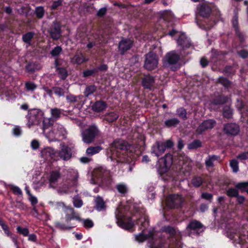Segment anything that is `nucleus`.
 Wrapping results in <instances>:
<instances>
[{
  "mask_svg": "<svg viewBox=\"0 0 248 248\" xmlns=\"http://www.w3.org/2000/svg\"><path fill=\"white\" fill-rule=\"evenodd\" d=\"M42 121L43 122L42 129L43 130V134L45 136V133H48V132L46 131V129L52 125L53 122L51 118H43Z\"/></svg>",
  "mask_w": 248,
  "mask_h": 248,
  "instance_id": "nucleus-33",
  "label": "nucleus"
},
{
  "mask_svg": "<svg viewBox=\"0 0 248 248\" xmlns=\"http://www.w3.org/2000/svg\"><path fill=\"white\" fill-rule=\"evenodd\" d=\"M62 52V48L60 46H56L50 52L53 57H58Z\"/></svg>",
  "mask_w": 248,
  "mask_h": 248,
  "instance_id": "nucleus-49",
  "label": "nucleus"
},
{
  "mask_svg": "<svg viewBox=\"0 0 248 248\" xmlns=\"http://www.w3.org/2000/svg\"><path fill=\"white\" fill-rule=\"evenodd\" d=\"M57 207L62 209L65 214V221L68 223L72 219H76L78 221L81 220L78 214L76 213L73 208L69 206H66L63 202H57Z\"/></svg>",
  "mask_w": 248,
  "mask_h": 248,
  "instance_id": "nucleus-10",
  "label": "nucleus"
},
{
  "mask_svg": "<svg viewBox=\"0 0 248 248\" xmlns=\"http://www.w3.org/2000/svg\"><path fill=\"white\" fill-rule=\"evenodd\" d=\"M98 33H93V35L89 38V43L87 45L88 48H91L94 46H97L104 43H107V38L102 34Z\"/></svg>",
  "mask_w": 248,
  "mask_h": 248,
  "instance_id": "nucleus-15",
  "label": "nucleus"
},
{
  "mask_svg": "<svg viewBox=\"0 0 248 248\" xmlns=\"http://www.w3.org/2000/svg\"><path fill=\"white\" fill-rule=\"evenodd\" d=\"M25 88L28 91H33L36 89L37 85L32 82L29 81L25 83Z\"/></svg>",
  "mask_w": 248,
  "mask_h": 248,
  "instance_id": "nucleus-56",
  "label": "nucleus"
},
{
  "mask_svg": "<svg viewBox=\"0 0 248 248\" xmlns=\"http://www.w3.org/2000/svg\"><path fill=\"white\" fill-rule=\"evenodd\" d=\"M211 9L206 5H199L197 7L196 13L203 17H208L211 14Z\"/></svg>",
  "mask_w": 248,
  "mask_h": 248,
  "instance_id": "nucleus-22",
  "label": "nucleus"
},
{
  "mask_svg": "<svg viewBox=\"0 0 248 248\" xmlns=\"http://www.w3.org/2000/svg\"><path fill=\"white\" fill-rule=\"evenodd\" d=\"M230 166L234 172H237L239 170L238 162L235 159H233L230 162Z\"/></svg>",
  "mask_w": 248,
  "mask_h": 248,
  "instance_id": "nucleus-54",
  "label": "nucleus"
},
{
  "mask_svg": "<svg viewBox=\"0 0 248 248\" xmlns=\"http://www.w3.org/2000/svg\"><path fill=\"white\" fill-rule=\"evenodd\" d=\"M115 217L117 223L121 228L130 230L134 226V223L131 219V215H133L140 217L137 221L140 225L139 228L142 232L135 236L136 240L139 242H142L145 240H148L150 248H183V244L180 238L183 234L181 232L176 231L174 228L167 226L163 228L162 231L169 235V238L166 244H164V239L161 232L150 231L148 235L144 233L146 229L149 226L148 217L143 215V211L139 204L133 203L132 201H128L124 205L120 204L115 211Z\"/></svg>",
  "mask_w": 248,
  "mask_h": 248,
  "instance_id": "nucleus-1",
  "label": "nucleus"
},
{
  "mask_svg": "<svg viewBox=\"0 0 248 248\" xmlns=\"http://www.w3.org/2000/svg\"><path fill=\"white\" fill-rule=\"evenodd\" d=\"M0 226L2 229L4 231L5 234L8 236L11 235V233L10 232L8 226L0 218Z\"/></svg>",
  "mask_w": 248,
  "mask_h": 248,
  "instance_id": "nucleus-46",
  "label": "nucleus"
},
{
  "mask_svg": "<svg viewBox=\"0 0 248 248\" xmlns=\"http://www.w3.org/2000/svg\"><path fill=\"white\" fill-rule=\"evenodd\" d=\"M73 202L74 206L76 208H80L83 205L82 200L78 196H75L73 198Z\"/></svg>",
  "mask_w": 248,
  "mask_h": 248,
  "instance_id": "nucleus-53",
  "label": "nucleus"
},
{
  "mask_svg": "<svg viewBox=\"0 0 248 248\" xmlns=\"http://www.w3.org/2000/svg\"><path fill=\"white\" fill-rule=\"evenodd\" d=\"M96 73V70H95V68L92 69H87L83 71V76L84 77L87 78L91 76Z\"/></svg>",
  "mask_w": 248,
  "mask_h": 248,
  "instance_id": "nucleus-58",
  "label": "nucleus"
},
{
  "mask_svg": "<svg viewBox=\"0 0 248 248\" xmlns=\"http://www.w3.org/2000/svg\"><path fill=\"white\" fill-rule=\"evenodd\" d=\"M16 229L17 231L19 233L22 234L23 235L25 236H28L29 235V231L28 229H27V228H22L20 226H18Z\"/></svg>",
  "mask_w": 248,
  "mask_h": 248,
  "instance_id": "nucleus-60",
  "label": "nucleus"
},
{
  "mask_svg": "<svg viewBox=\"0 0 248 248\" xmlns=\"http://www.w3.org/2000/svg\"><path fill=\"white\" fill-rule=\"evenodd\" d=\"M180 164L182 165L181 169L184 172H189L192 168V162L186 157L182 163L180 161Z\"/></svg>",
  "mask_w": 248,
  "mask_h": 248,
  "instance_id": "nucleus-29",
  "label": "nucleus"
},
{
  "mask_svg": "<svg viewBox=\"0 0 248 248\" xmlns=\"http://www.w3.org/2000/svg\"><path fill=\"white\" fill-rule=\"evenodd\" d=\"M118 117L119 115L116 112H109L105 115V119L109 123L115 121Z\"/></svg>",
  "mask_w": 248,
  "mask_h": 248,
  "instance_id": "nucleus-35",
  "label": "nucleus"
},
{
  "mask_svg": "<svg viewBox=\"0 0 248 248\" xmlns=\"http://www.w3.org/2000/svg\"><path fill=\"white\" fill-rule=\"evenodd\" d=\"M229 197H237L238 195V190L236 188H230L227 191Z\"/></svg>",
  "mask_w": 248,
  "mask_h": 248,
  "instance_id": "nucleus-59",
  "label": "nucleus"
},
{
  "mask_svg": "<svg viewBox=\"0 0 248 248\" xmlns=\"http://www.w3.org/2000/svg\"><path fill=\"white\" fill-rule=\"evenodd\" d=\"M60 146L61 148V151H57L58 160L60 158L63 160H68L70 159L72 156V152L70 148L65 145L64 143H61Z\"/></svg>",
  "mask_w": 248,
  "mask_h": 248,
  "instance_id": "nucleus-18",
  "label": "nucleus"
},
{
  "mask_svg": "<svg viewBox=\"0 0 248 248\" xmlns=\"http://www.w3.org/2000/svg\"><path fill=\"white\" fill-rule=\"evenodd\" d=\"M50 113L51 115V118L54 119H58L61 114V109L57 108L51 109Z\"/></svg>",
  "mask_w": 248,
  "mask_h": 248,
  "instance_id": "nucleus-43",
  "label": "nucleus"
},
{
  "mask_svg": "<svg viewBox=\"0 0 248 248\" xmlns=\"http://www.w3.org/2000/svg\"><path fill=\"white\" fill-rule=\"evenodd\" d=\"M183 202L184 199L178 194L170 195L166 200V205L170 208L181 207Z\"/></svg>",
  "mask_w": 248,
  "mask_h": 248,
  "instance_id": "nucleus-13",
  "label": "nucleus"
},
{
  "mask_svg": "<svg viewBox=\"0 0 248 248\" xmlns=\"http://www.w3.org/2000/svg\"><path fill=\"white\" fill-rule=\"evenodd\" d=\"M102 149L103 148L100 146H91L86 149V153L88 156H91L99 153Z\"/></svg>",
  "mask_w": 248,
  "mask_h": 248,
  "instance_id": "nucleus-32",
  "label": "nucleus"
},
{
  "mask_svg": "<svg viewBox=\"0 0 248 248\" xmlns=\"http://www.w3.org/2000/svg\"><path fill=\"white\" fill-rule=\"evenodd\" d=\"M34 35V33L33 32L31 31V32H27V33H25L23 35V36H22L23 41L26 44L30 45L31 40L32 39Z\"/></svg>",
  "mask_w": 248,
  "mask_h": 248,
  "instance_id": "nucleus-42",
  "label": "nucleus"
},
{
  "mask_svg": "<svg viewBox=\"0 0 248 248\" xmlns=\"http://www.w3.org/2000/svg\"><path fill=\"white\" fill-rule=\"evenodd\" d=\"M155 82V77L150 75H146L143 78L141 83L144 88L151 90Z\"/></svg>",
  "mask_w": 248,
  "mask_h": 248,
  "instance_id": "nucleus-21",
  "label": "nucleus"
},
{
  "mask_svg": "<svg viewBox=\"0 0 248 248\" xmlns=\"http://www.w3.org/2000/svg\"><path fill=\"white\" fill-rule=\"evenodd\" d=\"M82 98V95L75 96L71 94H69L66 97V100L69 103L79 102Z\"/></svg>",
  "mask_w": 248,
  "mask_h": 248,
  "instance_id": "nucleus-37",
  "label": "nucleus"
},
{
  "mask_svg": "<svg viewBox=\"0 0 248 248\" xmlns=\"http://www.w3.org/2000/svg\"><path fill=\"white\" fill-rule=\"evenodd\" d=\"M61 177L60 172L58 170H52L47 175L46 181L43 178L40 182V186H42L46 183L48 184V187L51 188H55L58 186V181Z\"/></svg>",
  "mask_w": 248,
  "mask_h": 248,
  "instance_id": "nucleus-8",
  "label": "nucleus"
},
{
  "mask_svg": "<svg viewBox=\"0 0 248 248\" xmlns=\"http://www.w3.org/2000/svg\"><path fill=\"white\" fill-rule=\"evenodd\" d=\"M80 221L82 222L83 226L86 228H92L93 226V221L89 219H81V220H80Z\"/></svg>",
  "mask_w": 248,
  "mask_h": 248,
  "instance_id": "nucleus-55",
  "label": "nucleus"
},
{
  "mask_svg": "<svg viewBox=\"0 0 248 248\" xmlns=\"http://www.w3.org/2000/svg\"><path fill=\"white\" fill-rule=\"evenodd\" d=\"M88 60V58H85L83 54L79 52H77L74 57L71 58V63L78 65H80L84 62H87Z\"/></svg>",
  "mask_w": 248,
  "mask_h": 248,
  "instance_id": "nucleus-26",
  "label": "nucleus"
},
{
  "mask_svg": "<svg viewBox=\"0 0 248 248\" xmlns=\"http://www.w3.org/2000/svg\"><path fill=\"white\" fill-rule=\"evenodd\" d=\"M35 13L38 18H42L45 14L44 7L43 6L36 7L35 10Z\"/></svg>",
  "mask_w": 248,
  "mask_h": 248,
  "instance_id": "nucleus-45",
  "label": "nucleus"
},
{
  "mask_svg": "<svg viewBox=\"0 0 248 248\" xmlns=\"http://www.w3.org/2000/svg\"><path fill=\"white\" fill-rule=\"evenodd\" d=\"M176 113L182 119H186V111L184 108H181L177 109Z\"/></svg>",
  "mask_w": 248,
  "mask_h": 248,
  "instance_id": "nucleus-57",
  "label": "nucleus"
},
{
  "mask_svg": "<svg viewBox=\"0 0 248 248\" xmlns=\"http://www.w3.org/2000/svg\"><path fill=\"white\" fill-rule=\"evenodd\" d=\"M158 64V57L155 53L150 52L146 55L144 66L147 70L151 71L155 69Z\"/></svg>",
  "mask_w": 248,
  "mask_h": 248,
  "instance_id": "nucleus-14",
  "label": "nucleus"
},
{
  "mask_svg": "<svg viewBox=\"0 0 248 248\" xmlns=\"http://www.w3.org/2000/svg\"><path fill=\"white\" fill-rule=\"evenodd\" d=\"M202 146V143L200 140H195L188 145L189 149H195Z\"/></svg>",
  "mask_w": 248,
  "mask_h": 248,
  "instance_id": "nucleus-48",
  "label": "nucleus"
},
{
  "mask_svg": "<svg viewBox=\"0 0 248 248\" xmlns=\"http://www.w3.org/2000/svg\"><path fill=\"white\" fill-rule=\"evenodd\" d=\"M236 187L242 191H246L248 193V182L238 183L236 185Z\"/></svg>",
  "mask_w": 248,
  "mask_h": 248,
  "instance_id": "nucleus-50",
  "label": "nucleus"
},
{
  "mask_svg": "<svg viewBox=\"0 0 248 248\" xmlns=\"http://www.w3.org/2000/svg\"><path fill=\"white\" fill-rule=\"evenodd\" d=\"M110 181V173L109 170L105 167H99L96 168L92 176L91 183L93 184H108Z\"/></svg>",
  "mask_w": 248,
  "mask_h": 248,
  "instance_id": "nucleus-3",
  "label": "nucleus"
},
{
  "mask_svg": "<svg viewBox=\"0 0 248 248\" xmlns=\"http://www.w3.org/2000/svg\"><path fill=\"white\" fill-rule=\"evenodd\" d=\"M215 120L209 119L203 121L198 127L197 133L198 134H202L205 130L212 128L216 124Z\"/></svg>",
  "mask_w": 248,
  "mask_h": 248,
  "instance_id": "nucleus-20",
  "label": "nucleus"
},
{
  "mask_svg": "<svg viewBox=\"0 0 248 248\" xmlns=\"http://www.w3.org/2000/svg\"><path fill=\"white\" fill-rule=\"evenodd\" d=\"M10 187L14 194L18 195H22V190L18 186L14 185H11Z\"/></svg>",
  "mask_w": 248,
  "mask_h": 248,
  "instance_id": "nucleus-61",
  "label": "nucleus"
},
{
  "mask_svg": "<svg viewBox=\"0 0 248 248\" xmlns=\"http://www.w3.org/2000/svg\"><path fill=\"white\" fill-rule=\"evenodd\" d=\"M168 35L171 36H174L175 35L178 36L179 38L177 39L178 45L180 46L184 49L188 48L191 46L189 39L186 36L184 33H181L173 29L168 33Z\"/></svg>",
  "mask_w": 248,
  "mask_h": 248,
  "instance_id": "nucleus-12",
  "label": "nucleus"
},
{
  "mask_svg": "<svg viewBox=\"0 0 248 248\" xmlns=\"http://www.w3.org/2000/svg\"><path fill=\"white\" fill-rule=\"evenodd\" d=\"M95 209L98 211H102L105 210L106 205L103 199L100 196H97L95 199Z\"/></svg>",
  "mask_w": 248,
  "mask_h": 248,
  "instance_id": "nucleus-30",
  "label": "nucleus"
},
{
  "mask_svg": "<svg viewBox=\"0 0 248 248\" xmlns=\"http://www.w3.org/2000/svg\"><path fill=\"white\" fill-rule=\"evenodd\" d=\"M191 183L195 187H199L202 185L203 179L201 177L195 176L192 179Z\"/></svg>",
  "mask_w": 248,
  "mask_h": 248,
  "instance_id": "nucleus-44",
  "label": "nucleus"
},
{
  "mask_svg": "<svg viewBox=\"0 0 248 248\" xmlns=\"http://www.w3.org/2000/svg\"><path fill=\"white\" fill-rule=\"evenodd\" d=\"M224 130L227 134L235 135L239 132V127L235 123L228 124L225 125Z\"/></svg>",
  "mask_w": 248,
  "mask_h": 248,
  "instance_id": "nucleus-24",
  "label": "nucleus"
},
{
  "mask_svg": "<svg viewBox=\"0 0 248 248\" xmlns=\"http://www.w3.org/2000/svg\"><path fill=\"white\" fill-rule=\"evenodd\" d=\"M179 60V54L175 51H171L167 53L164 57L163 64L165 67L172 71H175L180 68Z\"/></svg>",
  "mask_w": 248,
  "mask_h": 248,
  "instance_id": "nucleus-5",
  "label": "nucleus"
},
{
  "mask_svg": "<svg viewBox=\"0 0 248 248\" xmlns=\"http://www.w3.org/2000/svg\"><path fill=\"white\" fill-rule=\"evenodd\" d=\"M228 99L227 96H219L213 101L212 103L215 105L223 104L226 103Z\"/></svg>",
  "mask_w": 248,
  "mask_h": 248,
  "instance_id": "nucleus-41",
  "label": "nucleus"
},
{
  "mask_svg": "<svg viewBox=\"0 0 248 248\" xmlns=\"http://www.w3.org/2000/svg\"><path fill=\"white\" fill-rule=\"evenodd\" d=\"M98 129L94 125H91L81 132L82 140L87 144L93 142L94 139L98 134Z\"/></svg>",
  "mask_w": 248,
  "mask_h": 248,
  "instance_id": "nucleus-11",
  "label": "nucleus"
},
{
  "mask_svg": "<svg viewBox=\"0 0 248 248\" xmlns=\"http://www.w3.org/2000/svg\"><path fill=\"white\" fill-rule=\"evenodd\" d=\"M67 172L69 179L73 181V185H76L78 177V174L77 170L73 169H68L67 170Z\"/></svg>",
  "mask_w": 248,
  "mask_h": 248,
  "instance_id": "nucleus-31",
  "label": "nucleus"
},
{
  "mask_svg": "<svg viewBox=\"0 0 248 248\" xmlns=\"http://www.w3.org/2000/svg\"><path fill=\"white\" fill-rule=\"evenodd\" d=\"M116 188L120 193L124 195L126 194L128 190L127 186L124 183H121L116 185Z\"/></svg>",
  "mask_w": 248,
  "mask_h": 248,
  "instance_id": "nucleus-38",
  "label": "nucleus"
},
{
  "mask_svg": "<svg viewBox=\"0 0 248 248\" xmlns=\"http://www.w3.org/2000/svg\"><path fill=\"white\" fill-rule=\"evenodd\" d=\"M60 61L56 59L55 61V66L56 69V71L59 76V77L62 79H65L67 77V71L65 68L60 67Z\"/></svg>",
  "mask_w": 248,
  "mask_h": 248,
  "instance_id": "nucleus-27",
  "label": "nucleus"
},
{
  "mask_svg": "<svg viewBox=\"0 0 248 248\" xmlns=\"http://www.w3.org/2000/svg\"><path fill=\"white\" fill-rule=\"evenodd\" d=\"M55 227L59 230L62 231L69 230L71 228V226L61 223L59 222L55 223Z\"/></svg>",
  "mask_w": 248,
  "mask_h": 248,
  "instance_id": "nucleus-51",
  "label": "nucleus"
},
{
  "mask_svg": "<svg viewBox=\"0 0 248 248\" xmlns=\"http://www.w3.org/2000/svg\"><path fill=\"white\" fill-rule=\"evenodd\" d=\"M43 118L44 113L40 109L37 108L30 109L26 116L28 120L27 125L29 128L38 125L41 123Z\"/></svg>",
  "mask_w": 248,
  "mask_h": 248,
  "instance_id": "nucleus-6",
  "label": "nucleus"
},
{
  "mask_svg": "<svg viewBox=\"0 0 248 248\" xmlns=\"http://www.w3.org/2000/svg\"><path fill=\"white\" fill-rule=\"evenodd\" d=\"M227 236L232 241V243L236 247L244 248L248 245V232L244 234L228 232Z\"/></svg>",
  "mask_w": 248,
  "mask_h": 248,
  "instance_id": "nucleus-7",
  "label": "nucleus"
},
{
  "mask_svg": "<svg viewBox=\"0 0 248 248\" xmlns=\"http://www.w3.org/2000/svg\"><path fill=\"white\" fill-rule=\"evenodd\" d=\"M68 90L62 89L60 87H55L53 88L54 93L59 97L63 96L67 92Z\"/></svg>",
  "mask_w": 248,
  "mask_h": 248,
  "instance_id": "nucleus-40",
  "label": "nucleus"
},
{
  "mask_svg": "<svg viewBox=\"0 0 248 248\" xmlns=\"http://www.w3.org/2000/svg\"><path fill=\"white\" fill-rule=\"evenodd\" d=\"M202 225L197 220L191 221L186 228V231L188 233V235L192 234H199L203 231Z\"/></svg>",
  "mask_w": 248,
  "mask_h": 248,
  "instance_id": "nucleus-17",
  "label": "nucleus"
},
{
  "mask_svg": "<svg viewBox=\"0 0 248 248\" xmlns=\"http://www.w3.org/2000/svg\"><path fill=\"white\" fill-rule=\"evenodd\" d=\"M179 122L178 119L174 118L166 120L164 122V124L166 126L170 127L175 126Z\"/></svg>",
  "mask_w": 248,
  "mask_h": 248,
  "instance_id": "nucleus-39",
  "label": "nucleus"
},
{
  "mask_svg": "<svg viewBox=\"0 0 248 248\" xmlns=\"http://www.w3.org/2000/svg\"><path fill=\"white\" fill-rule=\"evenodd\" d=\"M13 134L16 136H19L21 134V129L19 126H16L13 129Z\"/></svg>",
  "mask_w": 248,
  "mask_h": 248,
  "instance_id": "nucleus-64",
  "label": "nucleus"
},
{
  "mask_svg": "<svg viewBox=\"0 0 248 248\" xmlns=\"http://www.w3.org/2000/svg\"><path fill=\"white\" fill-rule=\"evenodd\" d=\"M93 109L96 112L104 110L106 108V104L103 101H97L93 105Z\"/></svg>",
  "mask_w": 248,
  "mask_h": 248,
  "instance_id": "nucleus-34",
  "label": "nucleus"
},
{
  "mask_svg": "<svg viewBox=\"0 0 248 248\" xmlns=\"http://www.w3.org/2000/svg\"><path fill=\"white\" fill-rule=\"evenodd\" d=\"M220 157L216 155H209L205 160V164L207 167H213L216 161H218Z\"/></svg>",
  "mask_w": 248,
  "mask_h": 248,
  "instance_id": "nucleus-28",
  "label": "nucleus"
},
{
  "mask_svg": "<svg viewBox=\"0 0 248 248\" xmlns=\"http://www.w3.org/2000/svg\"><path fill=\"white\" fill-rule=\"evenodd\" d=\"M49 33L53 39L57 40L60 38L61 35L60 24L56 22H54L52 27L50 30Z\"/></svg>",
  "mask_w": 248,
  "mask_h": 248,
  "instance_id": "nucleus-23",
  "label": "nucleus"
},
{
  "mask_svg": "<svg viewBox=\"0 0 248 248\" xmlns=\"http://www.w3.org/2000/svg\"><path fill=\"white\" fill-rule=\"evenodd\" d=\"M165 150V144L161 141H157L152 146L151 153L158 157L161 155Z\"/></svg>",
  "mask_w": 248,
  "mask_h": 248,
  "instance_id": "nucleus-19",
  "label": "nucleus"
},
{
  "mask_svg": "<svg viewBox=\"0 0 248 248\" xmlns=\"http://www.w3.org/2000/svg\"><path fill=\"white\" fill-rule=\"evenodd\" d=\"M132 44V41L129 39H123L119 43V49L121 52L124 54L126 51L131 48Z\"/></svg>",
  "mask_w": 248,
  "mask_h": 248,
  "instance_id": "nucleus-25",
  "label": "nucleus"
},
{
  "mask_svg": "<svg viewBox=\"0 0 248 248\" xmlns=\"http://www.w3.org/2000/svg\"><path fill=\"white\" fill-rule=\"evenodd\" d=\"M132 147L128 143L121 139L113 141L111 146L107 150L106 155L108 161L116 160V162L129 163L132 160Z\"/></svg>",
  "mask_w": 248,
  "mask_h": 248,
  "instance_id": "nucleus-2",
  "label": "nucleus"
},
{
  "mask_svg": "<svg viewBox=\"0 0 248 248\" xmlns=\"http://www.w3.org/2000/svg\"><path fill=\"white\" fill-rule=\"evenodd\" d=\"M218 81L226 87H229L230 84V81L227 78H224L220 77L218 78Z\"/></svg>",
  "mask_w": 248,
  "mask_h": 248,
  "instance_id": "nucleus-62",
  "label": "nucleus"
},
{
  "mask_svg": "<svg viewBox=\"0 0 248 248\" xmlns=\"http://www.w3.org/2000/svg\"><path fill=\"white\" fill-rule=\"evenodd\" d=\"M67 132L64 126L59 124H55L48 133H45V137L49 141H56L64 139Z\"/></svg>",
  "mask_w": 248,
  "mask_h": 248,
  "instance_id": "nucleus-4",
  "label": "nucleus"
},
{
  "mask_svg": "<svg viewBox=\"0 0 248 248\" xmlns=\"http://www.w3.org/2000/svg\"><path fill=\"white\" fill-rule=\"evenodd\" d=\"M157 171L160 174H164L168 172L172 164V156L168 154L163 158H160L158 161Z\"/></svg>",
  "mask_w": 248,
  "mask_h": 248,
  "instance_id": "nucleus-9",
  "label": "nucleus"
},
{
  "mask_svg": "<svg viewBox=\"0 0 248 248\" xmlns=\"http://www.w3.org/2000/svg\"><path fill=\"white\" fill-rule=\"evenodd\" d=\"M1 98L2 99H5L8 101H10L15 98V95L11 91L6 90L2 91V93L1 95Z\"/></svg>",
  "mask_w": 248,
  "mask_h": 248,
  "instance_id": "nucleus-36",
  "label": "nucleus"
},
{
  "mask_svg": "<svg viewBox=\"0 0 248 248\" xmlns=\"http://www.w3.org/2000/svg\"><path fill=\"white\" fill-rule=\"evenodd\" d=\"M31 146L33 150H37L40 146L39 142L36 140H33L31 142Z\"/></svg>",
  "mask_w": 248,
  "mask_h": 248,
  "instance_id": "nucleus-63",
  "label": "nucleus"
},
{
  "mask_svg": "<svg viewBox=\"0 0 248 248\" xmlns=\"http://www.w3.org/2000/svg\"><path fill=\"white\" fill-rule=\"evenodd\" d=\"M223 116L227 118H230L232 116V110L229 106H225L223 108Z\"/></svg>",
  "mask_w": 248,
  "mask_h": 248,
  "instance_id": "nucleus-47",
  "label": "nucleus"
},
{
  "mask_svg": "<svg viewBox=\"0 0 248 248\" xmlns=\"http://www.w3.org/2000/svg\"><path fill=\"white\" fill-rule=\"evenodd\" d=\"M96 90V87L94 85H91L86 87L85 92L84 95L86 96H88L92 94Z\"/></svg>",
  "mask_w": 248,
  "mask_h": 248,
  "instance_id": "nucleus-52",
  "label": "nucleus"
},
{
  "mask_svg": "<svg viewBox=\"0 0 248 248\" xmlns=\"http://www.w3.org/2000/svg\"><path fill=\"white\" fill-rule=\"evenodd\" d=\"M41 155L44 160L48 162L58 160L57 151L50 147L45 148L41 152Z\"/></svg>",
  "mask_w": 248,
  "mask_h": 248,
  "instance_id": "nucleus-16",
  "label": "nucleus"
}]
</instances>
